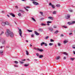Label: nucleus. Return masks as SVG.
<instances>
[{
  "instance_id": "nucleus-1",
  "label": "nucleus",
  "mask_w": 75,
  "mask_h": 75,
  "mask_svg": "<svg viewBox=\"0 0 75 75\" xmlns=\"http://www.w3.org/2000/svg\"><path fill=\"white\" fill-rule=\"evenodd\" d=\"M6 34L7 37L10 36L11 37H14V34L13 32L10 31L9 30H7L6 32Z\"/></svg>"
},
{
  "instance_id": "nucleus-2",
  "label": "nucleus",
  "mask_w": 75,
  "mask_h": 75,
  "mask_svg": "<svg viewBox=\"0 0 75 75\" xmlns=\"http://www.w3.org/2000/svg\"><path fill=\"white\" fill-rule=\"evenodd\" d=\"M48 30L50 31V32H52V31H54V29H53V28L51 27H49L48 28Z\"/></svg>"
},
{
  "instance_id": "nucleus-3",
  "label": "nucleus",
  "mask_w": 75,
  "mask_h": 75,
  "mask_svg": "<svg viewBox=\"0 0 75 75\" xmlns=\"http://www.w3.org/2000/svg\"><path fill=\"white\" fill-rule=\"evenodd\" d=\"M19 33V35H20V36L21 37H23V36H22V31L21 29L19 30L18 31Z\"/></svg>"
},
{
  "instance_id": "nucleus-4",
  "label": "nucleus",
  "mask_w": 75,
  "mask_h": 75,
  "mask_svg": "<svg viewBox=\"0 0 75 75\" xmlns=\"http://www.w3.org/2000/svg\"><path fill=\"white\" fill-rule=\"evenodd\" d=\"M2 44L4 45V44H6V40H4L3 39H2Z\"/></svg>"
},
{
  "instance_id": "nucleus-5",
  "label": "nucleus",
  "mask_w": 75,
  "mask_h": 75,
  "mask_svg": "<svg viewBox=\"0 0 75 75\" xmlns=\"http://www.w3.org/2000/svg\"><path fill=\"white\" fill-rule=\"evenodd\" d=\"M49 5L50 6H51V7L53 8H55V6H54V5L52 4L51 3H49Z\"/></svg>"
},
{
  "instance_id": "nucleus-6",
  "label": "nucleus",
  "mask_w": 75,
  "mask_h": 75,
  "mask_svg": "<svg viewBox=\"0 0 75 75\" xmlns=\"http://www.w3.org/2000/svg\"><path fill=\"white\" fill-rule=\"evenodd\" d=\"M33 3L34 5H39V4H38V3L35 1H33Z\"/></svg>"
},
{
  "instance_id": "nucleus-7",
  "label": "nucleus",
  "mask_w": 75,
  "mask_h": 75,
  "mask_svg": "<svg viewBox=\"0 0 75 75\" xmlns=\"http://www.w3.org/2000/svg\"><path fill=\"white\" fill-rule=\"evenodd\" d=\"M70 16H71V15H70L69 14H68L67 16L66 19H69V18H70Z\"/></svg>"
},
{
  "instance_id": "nucleus-8",
  "label": "nucleus",
  "mask_w": 75,
  "mask_h": 75,
  "mask_svg": "<svg viewBox=\"0 0 75 75\" xmlns=\"http://www.w3.org/2000/svg\"><path fill=\"white\" fill-rule=\"evenodd\" d=\"M34 33L36 34V35H40V33L37 32V31H34Z\"/></svg>"
},
{
  "instance_id": "nucleus-9",
  "label": "nucleus",
  "mask_w": 75,
  "mask_h": 75,
  "mask_svg": "<svg viewBox=\"0 0 75 75\" xmlns=\"http://www.w3.org/2000/svg\"><path fill=\"white\" fill-rule=\"evenodd\" d=\"M2 25L4 27L6 25V23L5 22H2L1 23Z\"/></svg>"
},
{
  "instance_id": "nucleus-10",
  "label": "nucleus",
  "mask_w": 75,
  "mask_h": 75,
  "mask_svg": "<svg viewBox=\"0 0 75 75\" xmlns=\"http://www.w3.org/2000/svg\"><path fill=\"white\" fill-rule=\"evenodd\" d=\"M10 14L11 15V16L13 17H15V15L13 13H10Z\"/></svg>"
},
{
  "instance_id": "nucleus-11",
  "label": "nucleus",
  "mask_w": 75,
  "mask_h": 75,
  "mask_svg": "<svg viewBox=\"0 0 75 75\" xmlns=\"http://www.w3.org/2000/svg\"><path fill=\"white\" fill-rule=\"evenodd\" d=\"M3 51L0 50V54H1V55H3Z\"/></svg>"
},
{
  "instance_id": "nucleus-12",
  "label": "nucleus",
  "mask_w": 75,
  "mask_h": 75,
  "mask_svg": "<svg viewBox=\"0 0 75 75\" xmlns=\"http://www.w3.org/2000/svg\"><path fill=\"white\" fill-rule=\"evenodd\" d=\"M38 51H39L40 52H43L44 51V50L42 49H40L39 48H38Z\"/></svg>"
},
{
  "instance_id": "nucleus-13",
  "label": "nucleus",
  "mask_w": 75,
  "mask_h": 75,
  "mask_svg": "<svg viewBox=\"0 0 75 75\" xmlns=\"http://www.w3.org/2000/svg\"><path fill=\"white\" fill-rule=\"evenodd\" d=\"M48 18H49V19H50V20H52L54 19V18H53V17H48Z\"/></svg>"
},
{
  "instance_id": "nucleus-14",
  "label": "nucleus",
  "mask_w": 75,
  "mask_h": 75,
  "mask_svg": "<svg viewBox=\"0 0 75 75\" xmlns=\"http://www.w3.org/2000/svg\"><path fill=\"white\" fill-rule=\"evenodd\" d=\"M5 25H10V23L8 22H5Z\"/></svg>"
},
{
  "instance_id": "nucleus-15",
  "label": "nucleus",
  "mask_w": 75,
  "mask_h": 75,
  "mask_svg": "<svg viewBox=\"0 0 75 75\" xmlns=\"http://www.w3.org/2000/svg\"><path fill=\"white\" fill-rule=\"evenodd\" d=\"M43 57H44V56L42 55H40L39 57V58H43Z\"/></svg>"
},
{
  "instance_id": "nucleus-16",
  "label": "nucleus",
  "mask_w": 75,
  "mask_h": 75,
  "mask_svg": "<svg viewBox=\"0 0 75 75\" xmlns=\"http://www.w3.org/2000/svg\"><path fill=\"white\" fill-rule=\"evenodd\" d=\"M59 58H60V57H59V56L57 57L56 58V59L57 60H58V59H59Z\"/></svg>"
},
{
  "instance_id": "nucleus-17",
  "label": "nucleus",
  "mask_w": 75,
  "mask_h": 75,
  "mask_svg": "<svg viewBox=\"0 0 75 75\" xmlns=\"http://www.w3.org/2000/svg\"><path fill=\"white\" fill-rule=\"evenodd\" d=\"M41 25L42 26H45V25H47V24L45 23H42L41 24Z\"/></svg>"
},
{
  "instance_id": "nucleus-18",
  "label": "nucleus",
  "mask_w": 75,
  "mask_h": 75,
  "mask_svg": "<svg viewBox=\"0 0 75 75\" xmlns=\"http://www.w3.org/2000/svg\"><path fill=\"white\" fill-rule=\"evenodd\" d=\"M44 44H45L44 42H42L40 44L41 46H42L43 45H44Z\"/></svg>"
},
{
  "instance_id": "nucleus-19",
  "label": "nucleus",
  "mask_w": 75,
  "mask_h": 75,
  "mask_svg": "<svg viewBox=\"0 0 75 75\" xmlns=\"http://www.w3.org/2000/svg\"><path fill=\"white\" fill-rule=\"evenodd\" d=\"M63 54L64 55H68V53H67L66 52H64L63 53Z\"/></svg>"
},
{
  "instance_id": "nucleus-20",
  "label": "nucleus",
  "mask_w": 75,
  "mask_h": 75,
  "mask_svg": "<svg viewBox=\"0 0 75 75\" xmlns=\"http://www.w3.org/2000/svg\"><path fill=\"white\" fill-rule=\"evenodd\" d=\"M56 13H57V12L55 11H53L52 13L53 14H56Z\"/></svg>"
},
{
  "instance_id": "nucleus-21",
  "label": "nucleus",
  "mask_w": 75,
  "mask_h": 75,
  "mask_svg": "<svg viewBox=\"0 0 75 75\" xmlns=\"http://www.w3.org/2000/svg\"><path fill=\"white\" fill-rule=\"evenodd\" d=\"M53 28H57V26L56 25H54L53 26Z\"/></svg>"
},
{
  "instance_id": "nucleus-22",
  "label": "nucleus",
  "mask_w": 75,
  "mask_h": 75,
  "mask_svg": "<svg viewBox=\"0 0 75 75\" xmlns=\"http://www.w3.org/2000/svg\"><path fill=\"white\" fill-rule=\"evenodd\" d=\"M32 20H33V21H35V22H36V21L34 18H32Z\"/></svg>"
},
{
  "instance_id": "nucleus-23",
  "label": "nucleus",
  "mask_w": 75,
  "mask_h": 75,
  "mask_svg": "<svg viewBox=\"0 0 75 75\" xmlns=\"http://www.w3.org/2000/svg\"><path fill=\"white\" fill-rule=\"evenodd\" d=\"M26 54H27V55H29V53H28V52L27 50L26 51Z\"/></svg>"
},
{
  "instance_id": "nucleus-24",
  "label": "nucleus",
  "mask_w": 75,
  "mask_h": 75,
  "mask_svg": "<svg viewBox=\"0 0 75 75\" xmlns=\"http://www.w3.org/2000/svg\"><path fill=\"white\" fill-rule=\"evenodd\" d=\"M47 23L51 24V23H52V21H47Z\"/></svg>"
},
{
  "instance_id": "nucleus-25",
  "label": "nucleus",
  "mask_w": 75,
  "mask_h": 75,
  "mask_svg": "<svg viewBox=\"0 0 75 75\" xmlns=\"http://www.w3.org/2000/svg\"><path fill=\"white\" fill-rule=\"evenodd\" d=\"M68 24H69V25H72V24L71 22H68L67 23Z\"/></svg>"
},
{
  "instance_id": "nucleus-26",
  "label": "nucleus",
  "mask_w": 75,
  "mask_h": 75,
  "mask_svg": "<svg viewBox=\"0 0 75 75\" xmlns=\"http://www.w3.org/2000/svg\"><path fill=\"white\" fill-rule=\"evenodd\" d=\"M72 47L73 49H75V45H73Z\"/></svg>"
},
{
  "instance_id": "nucleus-27",
  "label": "nucleus",
  "mask_w": 75,
  "mask_h": 75,
  "mask_svg": "<svg viewBox=\"0 0 75 75\" xmlns=\"http://www.w3.org/2000/svg\"><path fill=\"white\" fill-rule=\"evenodd\" d=\"M28 31L29 33H31V32H33V30H28Z\"/></svg>"
},
{
  "instance_id": "nucleus-28",
  "label": "nucleus",
  "mask_w": 75,
  "mask_h": 75,
  "mask_svg": "<svg viewBox=\"0 0 75 75\" xmlns=\"http://www.w3.org/2000/svg\"><path fill=\"white\" fill-rule=\"evenodd\" d=\"M62 27L64 28H68V27H67V26H62Z\"/></svg>"
},
{
  "instance_id": "nucleus-29",
  "label": "nucleus",
  "mask_w": 75,
  "mask_h": 75,
  "mask_svg": "<svg viewBox=\"0 0 75 75\" xmlns=\"http://www.w3.org/2000/svg\"><path fill=\"white\" fill-rule=\"evenodd\" d=\"M67 42H68V41H67V40H65L64 41V44H66Z\"/></svg>"
},
{
  "instance_id": "nucleus-30",
  "label": "nucleus",
  "mask_w": 75,
  "mask_h": 75,
  "mask_svg": "<svg viewBox=\"0 0 75 75\" xmlns=\"http://www.w3.org/2000/svg\"><path fill=\"white\" fill-rule=\"evenodd\" d=\"M59 31L58 30H56L55 32H54V33L55 34H57V33H58Z\"/></svg>"
},
{
  "instance_id": "nucleus-31",
  "label": "nucleus",
  "mask_w": 75,
  "mask_h": 75,
  "mask_svg": "<svg viewBox=\"0 0 75 75\" xmlns=\"http://www.w3.org/2000/svg\"><path fill=\"white\" fill-rule=\"evenodd\" d=\"M71 25H72V24H74L75 23V21H72V22H71Z\"/></svg>"
},
{
  "instance_id": "nucleus-32",
  "label": "nucleus",
  "mask_w": 75,
  "mask_h": 75,
  "mask_svg": "<svg viewBox=\"0 0 75 75\" xmlns=\"http://www.w3.org/2000/svg\"><path fill=\"white\" fill-rule=\"evenodd\" d=\"M74 59L75 58H70V59H71L72 61H73L74 60Z\"/></svg>"
},
{
  "instance_id": "nucleus-33",
  "label": "nucleus",
  "mask_w": 75,
  "mask_h": 75,
  "mask_svg": "<svg viewBox=\"0 0 75 75\" xmlns=\"http://www.w3.org/2000/svg\"><path fill=\"white\" fill-rule=\"evenodd\" d=\"M56 6L57 7H60V5H59V4H58L56 5Z\"/></svg>"
},
{
  "instance_id": "nucleus-34",
  "label": "nucleus",
  "mask_w": 75,
  "mask_h": 75,
  "mask_svg": "<svg viewBox=\"0 0 75 75\" xmlns=\"http://www.w3.org/2000/svg\"><path fill=\"white\" fill-rule=\"evenodd\" d=\"M19 11H21V13H23V12H24L23 10H19Z\"/></svg>"
},
{
  "instance_id": "nucleus-35",
  "label": "nucleus",
  "mask_w": 75,
  "mask_h": 75,
  "mask_svg": "<svg viewBox=\"0 0 75 75\" xmlns=\"http://www.w3.org/2000/svg\"><path fill=\"white\" fill-rule=\"evenodd\" d=\"M54 44L53 43H49V45H50V46H52V45H53Z\"/></svg>"
},
{
  "instance_id": "nucleus-36",
  "label": "nucleus",
  "mask_w": 75,
  "mask_h": 75,
  "mask_svg": "<svg viewBox=\"0 0 75 75\" xmlns=\"http://www.w3.org/2000/svg\"><path fill=\"white\" fill-rule=\"evenodd\" d=\"M50 41L51 42H54V40H53L52 39H51L50 40Z\"/></svg>"
},
{
  "instance_id": "nucleus-37",
  "label": "nucleus",
  "mask_w": 75,
  "mask_h": 75,
  "mask_svg": "<svg viewBox=\"0 0 75 75\" xmlns=\"http://www.w3.org/2000/svg\"><path fill=\"white\" fill-rule=\"evenodd\" d=\"M29 65V64H25L24 65L25 67H28Z\"/></svg>"
},
{
  "instance_id": "nucleus-38",
  "label": "nucleus",
  "mask_w": 75,
  "mask_h": 75,
  "mask_svg": "<svg viewBox=\"0 0 75 75\" xmlns=\"http://www.w3.org/2000/svg\"><path fill=\"white\" fill-rule=\"evenodd\" d=\"M40 13L42 16H43V15H42V14H43V12H40Z\"/></svg>"
},
{
  "instance_id": "nucleus-39",
  "label": "nucleus",
  "mask_w": 75,
  "mask_h": 75,
  "mask_svg": "<svg viewBox=\"0 0 75 75\" xmlns=\"http://www.w3.org/2000/svg\"><path fill=\"white\" fill-rule=\"evenodd\" d=\"M3 34H4V32L3 31H2L1 33L0 34V35L1 36Z\"/></svg>"
},
{
  "instance_id": "nucleus-40",
  "label": "nucleus",
  "mask_w": 75,
  "mask_h": 75,
  "mask_svg": "<svg viewBox=\"0 0 75 75\" xmlns=\"http://www.w3.org/2000/svg\"><path fill=\"white\" fill-rule=\"evenodd\" d=\"M14 63H15V64H18V62L17 61H15L14 62Z\"/></svg>"
},
{
  "instance_id": "nucleus-41",
  "label": "nucleus",
  "mask_w": 75,
  "mask_h": 75,
  "mask_svg": "<svg viewBox=\"0 0 75 75\" xmlns=\"http://www.w3.org/2000/svg\"><path fill=\"white\" fill-rule=\"evenodd\" d=\"M69 11H70V12H73V10H72V9H70L69 10Z\"/></svg>"
},
{
  "instance_id": "nucleus-42",
  "label": "nucleus",
  "mask_w": 75,
  "mask_h": 75,
  "mask_svg": "<svg viewBox=\"0 0 75 75\" xmlns=\"http://www.w3.org/2000/svg\"><path fill=\"white\" fill-rule=\"evenodd\" d=\"M34 50H36V51H38V48H34Z\"/></svg>"
},
{
  "instance_id": "nucleus-43",
  "label": "nucleus",
  "mask_w": 75,
  "mask_h": 75,
  "mask_svg": "<svg viewBox=\"0 0 75 75\" xmlns=\"http://www.w3.org/2000/svg\"><path fill=\"white\" fill-rule=\"evenodd\" d=\"M31 37L32 38L34 37V34H32L31 35Z\"/></svg>"
},
{
  "instance_id": "nucleus-44",
  "label": "nucleus",
  "mask_w": 75,
  "mask_h": 75,
  "mask_svg": "<svg viewBox=\"0 0 75 75\" xmlns=\"http://www.w3.org/2000/svg\"><path fill=\"white\" fill-rule=\"evenodd\" d=\"M49 37L48 36H47L45 38V40H47V39H48Z\"/></svg>"
},
{
  "instance_id": "nucleus-45",
  "label": "nucleus",
  "mask_w": 75,
  "mask_h": 75,
  "mask_svg": "<svg viewBox=\"0 0 75 75\" xmlns=\"http://www.w3.org/2000/svg\"><path fill=\"white\" fill-rule=\"evenodd\" d=\"M18 16H21V13H20L18 14Z\"/></svg>"
},
{
  "instance_id": "nucleus-46",
  "label": "nucleus",
  "mask_w": 75,
  "mask_h": 75,
  "mask_svg": "<svg viewBox=\"0 0 75 75\" xmlns=\"http://www.w3.org/2000/svg\"><path fill=\"white\" fill-rule=\"evenodd\" d=\"M44 45L45 46H47V45H48L46 43H45Z\"/></svg>"
},
{
  "instance_id": "nucleus-47",
  "label": "nucleus",
  "mask_w": 75,
  "mask_h": 75,
  "mask_svg": "<svg viewBox=\"0 0 75 75\" xmlns=\"http://www.w3.org/2000/svg\"><path fill=\"white\" fill-rule=\"evenodd\" d=\"M3 47H4V46H1L0 47L1 49H2L3 48Z\"/></svg>"
},
{
  "instance_id": "nucleus-48",
  "label": "nucleus",
  "mask_w": 75,
  "mask_h": 75,
  "mask_svg": "<svg viewBox=\"0 0 75 75\" xmlns=\"http://www.w3.org/2000/svg\"><path fill=\"white\" fill-rule=\"evenodd\" d=\"M25 9V10L27 11H28V10L26 8L24 7Z\"/></svg>"
},
{
  "instance_id": "nucleus-49",
  "label": "nucleus",
  "mask_w": 75,
  "mask_h": 75,
  "mask_svg": "<svg viewBox=\"0 0 75 75\" xmlns=\"http://www.w3.org/2000/svg\"><path fill=\"white\" fill-rule=\"evenodd\" d=\"M61 44L59 43H58V46H61Z\"/></svg>"
},
{
  "instance_id": "nucleus-50",
  "label": "nucleus",
  "mask_w": 75,
  "mask_h": 75,
  "mask_svg": "<svg viewBox=\"0 0 75 75\" xmlns=\"http://www.w3.org/2000/svg\"><path fill=\"white\" fill-rule=\"evenodd\" d=\"M14 67H18V66L17 65H14Z\"/></svg>"
},
{
  "instance_id": "nucleus-51",
  "label": "nucleus",
  "mask_w": 75,
  "mask_h": 75,
  "mask_svg": "<svg viewBox=\"0 0 75 75\" xmlns=\"http://www.w3.org/2000/svg\"><path fill=\"white\" fill-rule=\"evenodd\" d=\"M36 55L38 57H39V53H36Z\"/></svg>"
},
{
  "instance_id": "nucleus-52",
  "label": "nucleus",
  "mask_w": 75,
  "mask_h": 75,
  "mask_svg": "<svg viewBox=\"0 0 75 75\" xmlns=\"http://www.w3.org/2000/svg\"><path fill=\"white\" fill-rule=\"evenodd\" d=\"M63 36H64V35H63V34H62L60 35V37H63Z\"/></svg>"
},
{
  "instance_id": "nucleus-53",
  "label": "nucleus",
  "mask_w": 75,
  "mask_h": 75,
  "mask_svg": "<svg viewBox=\"0 0 75 75\" xmlns=\"http://www.w3.org/2000/svg\"><path fill=\"white\" fill-rule=\"evenodd\" d=\"M21 60L22 61H25V59H22Z\"/></svg>"
},
{
  "instance_id": "nucleus-54",
  "label": "nucleus",
  "mask_w": 75,
  "mask_h": 75,
  "mask_svg": "<svg viewBox=\"0 0 75 75\" xmlns=\"http://www.w3.org/2000/svg\"><path fill=\"white\" fill-rule=\"evenodd\" d=\"M9 47H10V46H7L6 47L7 48H9Z\"/></svg>"
},
{
  "instance_id": "nucleus-55",
  "label": "nucleus",
  "mask_w": 75,
  "mask_h": 75,
  "mask_svg": "<svg viewBox=\"0 0 75 75\" xmlns=\"http://www.w3.org/2000/svg\"><path fill=\"white\" fill-rule=\"evenodd\" d=\"M26 8H30V7L28 6H27L26 7Z\"/></svg>"
},
{
  "instance_id": "nucleus-56",
  "label": "nucleus",
  "mask_w": 75,
  "mask_h": 75,
  "mask_svg": "<svg viewBox=\"0 0 75 75\" xmlns=\"http://www.w3.org/2000/svg\"><path fill=\"white\" fill-rule=\"evenodd\" d=\"M20 63H21V64H23V63H24V62L21 61H20Z\"/></svg>"
},
{
  "instance_id": "nucleus-57",
  "label": "nucleus",
  "mask_w": 75,
  "mask_h": 75,
  "mask_svg": "<svg viewBox=\"0 0 75 75\" xmlns=\"http://www.w3.org/2000/svg\"><path fill=\"white\" fill-rule=\"evenodd\" d=\"M72 33H69V35H72Z\"/></svg>"
},
{
  "instance_id": "nucleus-58",
  "label": "nucleus",
  "mask_w": 75,
  "mask_h": 75,
  "mask_svg": "<svg viewBox=\"0 0 75 75\" xmlns=\"http://www.w3.org/2000/svg\"><path fill=\"white\" fill-rule=\"evenodd\" d=\"M15 8H18V6H16V7H15Z\"/></svg>"
},
{
  "instance_id": "nucleus-59",
  "label": "nucleus",
  "mask_w": 75,
  "mask_h": 75,
  "mask_svg": "<svg viewBox=\"0 0 75 75\" xmlns=\"http://www.w3.org/2000/svg\"><path fill=\"white\" fill-rule=\"evenodd\" d=\"M47 25H48L49 26V25H50V23H47Z\"/></svg>"
},
{
  "instance_id": "nucleus-60",
  "label": "nucleus",
  "mask_w": 75,
  "mask_h": 75,
  "mask_svg": "<svg viewBox=\"0 0 75 75\" xmlns=\"http://www.w3.org/2000/svg\"><path fill=\"white\" fill-rule=\"evenodd\" d=\"M26 42L28 43V40H26Z\"/></svg>"
},
{
  "instance_id": "nucleus-61",
  "label": "nucleus",
  "mask_w": 75,
  "mask_h": 75,
  "mask_svg": "<svg viewBox=\"0 0 75 75\" xmlns=\"http://www.w3.org/2000/svg\"><path fill=\"white\" fill-rule=\"evenodd\" d=\"M73 53L74 54V55H75V51H73Z\"/></svg>"
},
{
  "instance_id": "nucleus-62",
  "label": "nucleus",
  "mask_w": 75,
  "mask_h": 75,
  "mask_svg": "<svg viewBox=\"0 0 75 75\" xmlns=\"http://www.w3.org/2000/svg\"><path fill=\"white\" fill-rule=\"evenodd\" d=\"M7 16L8 17H10V16H9V15H7Z\"/></svg>"
},
{
  "instance_id": "nucleus-63",
  "label": "nucleus",
  "mask_w": 75,
  "mask_h": 75,
  "mask_svg": "<svg viewBox=\"0 0 75 75\" xmlns=\"http://www.w3.org/2000/svg\"><path fill=\"white\" fill-rule=\"evenodd\" d=\"M3 38L1 39H0V42H1V41L2 40V39Z\"/></svg>"
},
{
  "instance_id": "nucleus-64",
  "label": "nucleus",
  "mask_w": 75,
  "mask_h": 75,
  "mask_svg": "<svg viewBox=\"0 0 75 75\" xmlns=\"http://www.w3.org/2000/svg\"><path fill=\"white\" fill-rule=\"evenodd\" d=\"M41 20H44V18H41Z\"/></svg>"
}]
</instances>
